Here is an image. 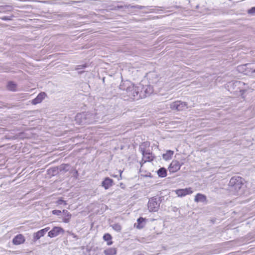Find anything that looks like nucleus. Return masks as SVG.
Instances as JSON below:
<instances>
[{
	"label": "nucleus",
	"mask_w": 255,
	"mask_h": 255,
	"mask_svg": "<svg viewBox=\"0 0 255 255\" xmlns=\"http://www.w3.org/2000/svg\"><path fill=\"white\" fill-rule=\"evenodd\" d=\"M143 255V254H139V255Z\"/></svg>",
	"instance_id": "35"
},
{
	"label": "nucleus",
	"mask_w": 255,
	"mask_h": 255,
	"mask_svg": "<svg viewBox=\"0 0 255 255\" xmlns=\"http://www.w3.org/2000/svg\"><path fill=\"white\" fill-rule=\"evenodd\" d=\"M146 146H149V143L148 142H143L140 146V149L143 156L142 160L144 162L152 161L154 157L152 153L146 150L145 147Z\"/></svg>",
	"instance_id": "4"
},
{
	"label": "nucleus",
	"mask_w": 255,
	"mask_h": 255,
	"mask_svg": "<svg viewBox=\"0 0 255 255\" xmlns=\"http://www.w3.org/2000/svg\"><path fill=\"white\" fill-rule=\"evenodd\" d=\"M120 177L122 178V171L121 170H120Z\"/></svg>",
	"instance_id": "32"
},
{
	"label": "nucleus",
	"mask_w": 255,
	"mask_h": 255,
	"mask_svg": "<svg viewBox=\"0 0 255 255\" xmlns=\"http://www.w3.org/2000/svg\"><path fill=\"white\" fill-rule=\"evenodd\" d=\"M113 229L117 232H120L122 227L119 224H114L112 225Z\"/></svg>",
	"instance_id": "22"
},
{
	"label": "nucleus",
	"mask_w": 255,
	"mask_h": 255,
	"mask_svg": "<svg viewBox=\"0 0 255 255\" xmlns=\"http://www.w3.org/2000/svg\"><path fill=\"white\" fill-rule=\"evenodd\" d=\"M56 206H60V205L66 206L67 205V204L65 201L61 200V199L58 200L56 201Z\"/></svg>",
	"instance_id": "23"
},
{
	"label": "nucleus",
	"mask_w": 255,
	"mask_h": 255,
	"mask_svg": "<svg viewBox=\"0 0 255 255\" xmlns=\"http://www.w3.org/2000/svg\"><path fill=\"white\" fill-rule=\"evenodd\" d=\"M24 241V236L21 234H18L13 238L12 242L14 245H18L23 243Z\"/></svg>",
	"instance_id": "12"
},
{
	"label": "nucleus",
	"mask_w": 255,
	"mask_h": 255,
	"mask_svg": "<svg viewBox=\"0 0 255 255\" xmlns=\"http://www.w3.org/2000/svg\"><path fill=\"white\" fill-rule=\"evenodd\" d=\"M103 239L105 241L108 242L107 245H108V246H110L113 244V242L112 241H111V240L112 239V236L109 234L107 233V234H105L103 236Z\"/></svg>",
	"instance_id": "19"
},
{
	"label": "nucleus",
	"mask_w": 255,
	"mask_h": 255,
	"mask_svg": "<svg viewBox=\"0 0 255 255\" xmlns=\"http://www.w3.org/2000/svg\"><path fill=\"white\" fill-rule=\"evenodd\" d=\"M93 115L90 113H79L75 117V121L79 125L89 124L95 121Z\"/></svg>",
	"instance_id": "2"
},
{
	"label": "nucleus",
	"mask_w": 255,
	"mask_h": 255,
	"mask_svg": "<svg viewBox=\"0 0 255 255\" xmlns=\"http://www.w3.org/2000/svg\"><path fill=\"white\" fill-rule=\"evenodd\" d=\"M64 232V230L59 227H54L48 233V236L50 238L55 237L61 233H63Z\"/></svg>",
	"instance_id": "7"
},
{
	"label": "nucleus",
	"mask_w": 255,
	"mask_h": 255,
	"mask_svg": "<svg viewBox=\"0 0 255 255\" xmlns=\"http://www.w3.org/2000/svg\"><path fill=\"white\" fill-rule=\"evenodd\" d=\"M87 66L86 65H78L77 66V67L76 68V70H81L85 67H86Z\"/></svg>",
	"instance_id": "28"
},
{
	"label": "nucleus",
	"mask_w": 255,
	"mask_h": 255,
	"mask_svg": "<svg viewBox=\"0 0 255 255\" xmlns=\"http://www.w3.org/2000/svg\"><path fill=\"white\" fill-rule=\"evenodd\" d=\"M194 201L196 202L207 203L206 196L202 194L198 193L195 197Z\"/></svg>",
	"instance_id": "13"
},
{
	"label": "nucleus",
	"mask_w": 255,
	"mask_h": 255,
	"mask_svg": "<svg viewBox=\"0 0 255 255\" xmlns=\"http://www.w3.org/2000/svg\"><path fill=\"white\" fill-rule=\"evenodd\" d=\"M113 182V180L112 179L107 177L102 182V186L104 187L105 189H107L112 185Z\"/></svg>",
	"instance_id": "14"
},
{
	"label": "nucleus",
	"mask_w": 255,
	"mask_h": 255,
	"mask_svg": "<svg viewBox=\"0 0 255 255\" xmlns=\"http://www.w3.org/2000/svg\"><path fill=\"white\" fill-rule=\"evenodd\" d=\"M50 229V228L47 227L42 230H40L37 232L36 233H34L33 237V241L34 242H36L37 240H39L41 237H43L46 233Z\"/></svg>",
	"instance_id": "9"
},
{
	"label": "nucleus",
	"mask_w": 255,
	"mask_h": 255,
	"mask_svg": "<svg viewBox=\"0 0 255 255\" xmlns=\"http://www.w3.org/2000/svg\"><path fill=\"white\" fill-rule=\"evenodd\" d=\"M157 174L159 177H161V178L165 177L167 175V170L164 167L160 168L157 171Z\"/></svg>",
	"instance_id": "17"
},
{
	"label": "nucleus",
	"mask_w": 255,
	"mask_h": 255,
	"mask_svg": "<svg viewBox=\"0 0 255 255\" xmlns=\"http://www.w3.org/2000/svg\"><path fill=\"white\" fill-rule=\"evenodd\" d=\"M145 219L140 217L137 220V225L136 226V228L137 229H141L143 227L144 225H143V223L145 222Z\"/></svg>",
	"instance_id": "20"
},
{
	"label": "nucleus",
	"mask_w": 255,
	"mask_h": 255,
	"mask_svg": "<svg viewBox=\"0 0 255 255\" xmlns=\"http://www.w3.org/2000/svg\"><path fill=\"white\" fill-rule=\"evenodd\" d=\"M173 153L174 152L173 151L170 150H167L165 153L163 154L162 157L164 160H168L171 159Z\"/></svg>",
	"instance_id": "18"
},
{
	"label": "nucleus",
	"mask_w": 255,
	"mask_h": 255,
	"mask_svg": "<svg viewBox=\"0 0 255 255\" xmlns=\"http://www.w3.org/2000/svg\"><path fill=\"white\" fill-rule=\"evenodd\" d=\"M46 96V94L44 92H41L39 93L37 97L32 100V104L33 105H36L39 104L42 102V101L45 98Z\"/></svg>",
	"instance_id": "11"
},
{
	"label": "nucleus",
	"mask_w": 255,
	"mask_h": 255,
	"mask_svg": "<svg viewBox=\"0 0 255 255\" xmlns=\"http://www.w3.org/2000/svg\"><path fill=\"white\" fill-rule=\"evenodd\" d=\"M104 253L105 255H116L117 250L116 248H109L105 250Z\"/></svg>",
	"instance_id": "16"
},
{
	"label": "nucleus",
	"mask_w": 255,
	"mask_h": 255,
	"mask_svg": "<svg viewBox=\"0 0 255 255\" xmlns=\"http://www.w3.org/2000/svg\"><path fill=\"white\" fill-rule=\"evenodd\" d=\"M68 168H69V165H67V164H65V165H61L60 166V171H62V170H68Z\"/></svg>",
	"instance_id": "25"
},
{
	"label": "nucleus",
	"mask_w": 255,
	"mask_h": 255,
	"mask_svg": "<svg viewBox=\"0 0 255 255\" xmlns=\"http://www.w3.org/2000/svg\"><path fill=\"white\" fill-rule=\"evenodd\" d=\"M16 84L12 82H8L7 85L8 89L12 91H15L16 89Z\"/></svg>",
	"instance_id": "21"
},
{
	"label": "nucleus",
	"mask_w": 255,
	"mask_h": 255,
	"mask_svg": "<svg viewBox=\"0 0 255 255\" xmlns=\"http://www.w3.org/2000/svg\"><path fill=\"white\" fill-rule=\"evenodd\" d=\"M68 234L73 238L75 239L76 240H77L78 238L77 236L74 233L68 232Z\"/></svg>",
	"instance_id": "29"
},
{
	"label": "nucleus",
	"mask_w": 255,
	"mask_h": 255,
	"mask_svg": "<svg viewBox=\"0 0 255 255\" xmlns=\"http://www.w3.org/2000/svg\"><path fill=\"white\" fill-rule=\"evenodd\" d=\"M170 108L172 110L182 111L188 108L186 103L180 101L173 102L170 105Z\"/></svg>",
	"instance_id": "5"
},
{
	"label": "nucleus",
	"mask_w": 255,
	"mask_h": 255,
	"mask_svg": "<svg viewBox=\"0 0 255 255\" xmlns=\"http://www.w3.org/2000/svg\"><path fill=\"white\" fill-rule=\"evenodd\" d=\"M61 218L63 219L64 222L68 223L71 218V214H69L66 210H63V212H62V216H61Z\"/></svg>",
	"instance_id": "15"
},
{
	"label": "nucleus",
	"mask_w": 255,
	"mask_h": 255,
	"mask_svg": "<svg viewBox=\"0 0 255 255\" xmlns=\"http://www.w3.org/2000/svg\"><path fill=\"white\" fill-rule=\"evenodd\" d=\"M156 208H153L151 210H150V212H156L157 211V210L155 209Z\"/></svg>",
	"instance_id": "31"
},
{
	"label": "nucleus",
	"mask_w": 255,
	"mask_h": 255,
	"mask_svg": "<svg viewBox=\"0 0 255 255\" xmlns=\"http://www.w3.org/2000/svg\"><path fill=\"white\" fill-rule=\"evenodd\" d=\"M160 203L158 198L153 197L149 200L148 207H159Z\"/></svg>",
	"instance_id": "10"
},
{
	"label": "nucleus",
	"mask_w": 255,
	"mask_h": 255,
	"mask_svg": "<svg viewBox=\"0 0 255 255\" xmlns=\"http://www.w3.org/2000/svg\"><path fill=\"white\" fill-rule=\"evenodd\" d=\"M175 192L178 197H183L187 195L191 194L193 193V191L192 188L189 187L176 190Z\"/></svg>",
	"instance_id": "8"
},
{
	"label": "nucleus",
	"mask_w": 255,
	"mask_h": 255,
	"mask_svg": "<svg viewBox=\"0 0 255 255\" xmlns=\"http://www.w3.org/2000/svg\"><path fill=\"white\" fill-rule=\"evenodd\" d=\"M243 185V179L239 176L232 177L229 182L230 190L235 194H238Z\"/></svg>",
	"instance_id": "3"
},
{
	"label": "nucleus",
	"mask_w": 255,
	"mask_h": 255,
	"mask_svg": "<svg viewBox=\"0 0 255 255\" xmlns=\"http://www.w3.org/2000/svg\"><path fill=\"white\" fill-rule=\"evenodd\" d=\"M252 73L253 74H255V69L253 70L252 71Z\"/></svg>",
	"instance_id": "33"
},
{
	"label": "nucleus",
	"mask_w": 255,
	"mask_h": 255,
	"mask_svg": "<svg viewBox=\"0 0 255 255\" xmlns=\"http://www.w3.org/2000/svg\"><path fill=\"white\" fill-rule=\"evenodd\" d=\"M119 88L124 91L123 94L132 99H138L144 96L142 95L141 86H135L129 82L123 83Z\"/></svg>",
	"instance_id": "1"
},
{
	"label": "nucleus",
	"mask_w": 255,
	"mask_h": 255,
	"mask_svg": "<svg viewBox=\"0 0 255 255\" xmlns=\"http://www.w3.org/2000/svg\"><path fill=\"white\" fill-rule=\"evenodd\" d=\"M242 67H243V66H239V67H238V70H240V69H241V68H242Z\"/></svg>",
	"instance_id": "34"
},
{
	"label": "nucleus",
	"mask_w": 255,
	"mask_h": 255,
	"mask_svg": "<svg viewBox=\"0 0 255 255\" xmlns=\"http://www.w3.org/2000/svg\"><path fill=\"white\" fill-rule=\"evenodd\" d=\"M0 18L3 20H9L11 19V16H4L0 17Z\"/></svg>",
	"instance_id": "27"
},
{
	"label": "nucleus",
	"mask_w": 255,
	"mask_h": 255,
	"mask_svg": "<svg viewBox=\"0 0 255 255\" xmlns=\"http://www.w3.org/2000/svg\"><path fill=\"white\" fill-rule=\"evenodd\" d=\"M183 164V163H180L177 160H173L168 168L169 172L171 173L177 172L180 169Z\"/></svg>",
	"instance_id": "6"
},
{
	"label": "nucleus",
	"mask_w": 255,
	"mask_h": 255,
	"mask_svg": "<svg viewBox=\"0 0 255 255\" xmlns=\"http://www.w3.org/2000/svg\"><path fill=\"white\" fill-rule=\"evenodd\" d=\"M144 92L147 95H149L152 92V89L150 87V86H148L146 88L145 90H144Z\"/></svg>",
	"instance_id": "24"
},
{
	"label": "nucleus",
	"mask_w": 255,
	"mask_h": 255,
	"mask_svg": "<svg viewBox=\"0 0 255 255\" xmlns=\"http://www.w3.org/2000/svg\"><path fill=\"white\" fill-rule=\"evenodd\" d=\"M249 13H255V7H253L248 10Z\"/></svg>",
	"instance_id": "30"
},
{
	"label": "nucleus",
	"mask_w": 255,
	"mask_h": 255,
	"mask_svg": "<svg viewBox=\"0 0 255 255\" xmlns=\"http://www.w3.org/2000/svg\"><path fill=\"white\" fill-rule=\"evenodd\" d=\"M52 213L54 215H56L59 216L61 218V216H62V212L58 210H55L52 211Z\"/></svg>",
	"instance_id": "26"
}]
</instances>
